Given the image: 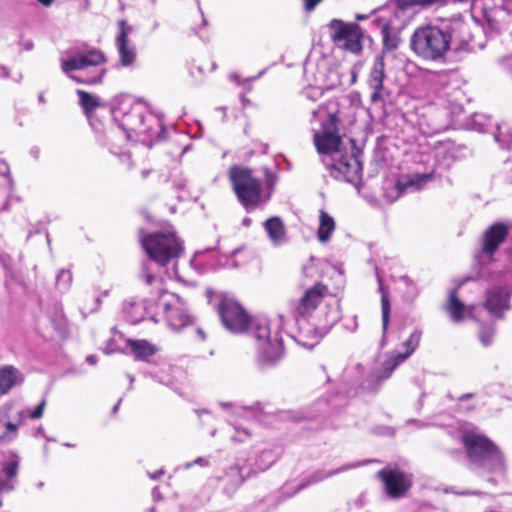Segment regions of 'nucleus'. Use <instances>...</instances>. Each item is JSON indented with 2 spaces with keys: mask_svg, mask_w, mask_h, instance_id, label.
<instances>
[{
  "mask_svg": "<svg viewBox=\"0 0 512 512\" xmlns=\"http://www.w3.org/2000/svg\"><path fill=\"white\" fill-rule=\"evenodd\" d=\"M331 37L334 43L351 53L358 54L362 50V30L355 24H347L339 19H333L329 23Z\"/></svg>",
  "mask_w": 512,
  "mask_h": 512,
  "instance_id": "nucleus-12",
  "label": "nucleus"
},
{
  "mask_svg": "<svg viewBox=\"0 0 512 512\" xmlns=\"http://www.w3.org/2000/svg\"><path fill=\"white\" fill-rule=\"evenodd\" d=\"M57 329H59L61 332H64L66 330V323L64 319H62L61 322H59Z\"/></svg>",
  "mask_w": 512,
  "mask_h": 512,
  "instance_id": "nucleus-58",
  "label": "nucleus"
},
{
  "mask_svg": "<svg viewBox=\"0 0 512 512\" xmlns=\"http://www.w3.org/2000/svg\"><path fill=\"white\" fill-rule=\"evenodd\" d=\"M446 311L450 314L453 322L463 320L467 307L457 296V289H453L449 293V299L446 304Z\"/></svg>",
  "mask_w": 512,
  "mask_h": 512,
  "instance_id": "nucleus-28",
  "label": "nucleus"
},
{
  "mask_svg": "<svg viewBox=\"0 0 512 512\" xmlns=\"http://www.w3.org/2000/svg\"><path fill=\"white\" fill-rule=\"evenodd\" d=\"M186 136L176 135L175 139H173V143H175V147L171 152V157L179 158L182 157L185 153H187L191 148L192 144L187 142Z\"/></svg>",
  "mask_w": 512,
  "mask_h": 512,
  "instance_id": "nucleus-39",
  "label": "nucleus"
},
{
  "mask_svg": "<svg viewBox=\"0 0 512 512\" xmlns=\"http://www.w3.org/2000/svg\"><path fill=\"white\" fill-rule=\"evenodd\" d=\"M264 229L274 246H281L287 242L286 229L282 219L278 216L268 218L263 223Z\"/></svg>",
  "mask_w": 512,
  "mask_h": 512,
  "instance_id": "nucleus-22",
  "label": "nucleus"
},
{
  "mask_svg": "<svg viewBox=\"0 0 512 512\" xmlns=\"http://www.w3.org/2000/svg\"><path fill=\"white\" fill-rule=\"evenodd\" d=\"M139 240L149 257L142 263L141 278L147 285H155L160 289L162 280L159 270L180 257L183 252L182 242L171 227L149 234L140 229Z\"/></svg>",
  "mask_w": 512,
  "mask_h": 512,
  "instance_id": "nucleus-3",
  "label": "nucleus"
},
{
  "mask_svg": "<svg viewBox=\"0 0 512 512\" xmlns=\"http://www.w3.org/2000/svg\"><path fill=\"white\" fill-rule=\"evenodd\" d=\"M381 189L383 198L387 203H393L403 195L399 176L386 177Z\"/></svg>",
  "mask_w": 512,
  "mask_h": 512,
  "instance_id": "nucleus-29",
  "label": "nucleus"
},
{
  "mask_svg": "<svg viewBox=\"0 0 512 512\" xmlns=\"http://www.w3.org/2000/svg\"><path fill=\"white\" fill-rule=\"evenodd\" d=\"M472 469L484 473H502L505 468L503 455L487 437L473 432L462 436Z\"/></svg>",
  "mask_w": 512,
  "mask_h": 512,
  "instance_id": "nucleus-7",
  "label": "nucleus"
},
{
  "mask_svg": "<svg viewBox=\"0 0 512 512\" xmlns=\"http://www.w3.org/2000/svg\"><path fill=\"white\" fill-rule=\"evenodd\" d=\"M23 382V375L13 366L0 368V396L8 393L15 385Z\"/></svg>",
  "mask_w": 512,
  "mask_h": 512,
  "instance_id": "nucleus-24",
  "label": "nucleus"
},
{
  "mask_svg": "<svg viewBox=\"0 0 512 512\" xmlns=\"http://www.w3.org/2000/svg\"><path fill=\"white\" fill-rule=\"evenodd\" d=\"M72 273L68 269H60L56 275V287L58 290L65 292L72 284Z\"/></svg>",
  "mask_w": 512,
  "mask_h": 512,
  "instance_id": "nucleus-40",
  "label": "nucleus"
},
{
  "mask_svg": "<svg viewBox=\"0 0 512 512\" xmlns=\"http://www.w3.org/2000/svg\"><path fill=\"white\" fill-rule=\"evenodd\" d=\"M402 194L418 192L435 178V171L399 175Z\"/></svg>",
  "mask_w": 512,
  "mask_h": 512,
  "instance_id": "nucleus-21",
  "label": "nucleus"
},
{
  "mask_svg": "<svg viewBox=\"0 0 512 512\" xmlns=\"http://www.w3.org/2000/svg\"><path fill=\"white\" fill-rule=\"evenodd\" d=\"M86 361H87L89 364L94 365V364H96V362H97V358H96V356H94V355H89V356H87V357H86Z\"/></svg>",
  "mask_w": 512,
  "mask_h": 512,
  "instance_id": "nucleus-56",
  "label": "nucleus"
},
{
  "mask_svg": "<svg viewBox=\"0 0 512 512\" xmlns=\"http://www.w3.org/2000/svg\"><path fill=\"white\" fill-rule=\"evenodd\" d=\"M385 79V63L382 55H378L373 62L368 76V86L372 90L371 101L377 102L383 98V89Z\"/></svg>",
  "mask_w": 512,
  "mask_h": 512,
  "instance_id": "nucleus-18",
  "label": "nucleus"
},
{
  "mask_svg": "<svg viewBox=\"0 0 512 512\" xmlns=\"http://www.w3.org/2000/svg\"><path fill=\"white\" fill-rule=\"evenodd\" d=\"M113 114L120 127L126 131L127 137L135 133L151 139L158 134L157 129L161 127L160 121L151 114L145 115L139 104L132 105L128 111L124 107H118L114 109Z\"/></svg>",
  "mask_w": 512,
  "mask_h": 512,
  "instance_id": "nucleus-9",
  "label": "nucleus"
},
{
  "mask_svg": "<svg viewBox=\"0 0 512 512\" xmlns=\"http://www.w3.org/2000/svg\"><path fill=\"white\" fill-rule=\"evenodd\" d=\"M120 403H121V399L118 400V402L114 405V407L112 408V413L115 414L117 413L118 409H119V406H120Z\"/></svg>",
  "mask_w": 512,
  "mask_h": 512,
  "instance_id": "nucleus-62",
  "label": "nucleus"
},
{
  "mask_svg": "<svg viewBox=\"0 0 512 512\" xmlns=\"http://www.w3.org/2000/svg\"><path fill=\"white\" fill-rule=\"evenodd\" d=\"M496 124L492 123L491 119L481 113H475L469 117L465 123L468 130L477 131L480 133H487L490 129L495 127Z\"/></svg>",
  "mask_w": 512,
  "mask_h": 512,
  "instance_id": "nucleus-31",
  "label": "nucleus"
},
{
  "mask_svg": "<svg viewBox=\"0 0 512 512\" xmlns=\"http://www.w3.org/2000/svg\"><path fill=\"white\" fill-rule=\"evenodd\" d=\"M151 173V170L150 169H147V168H144L141 170V177L143 179L147 178L148 175Z\"/></svg>",
  "mask_w": 512,
  "mask_h": 512,
  "instance_id": "nucleus-60",
  "label": "nucleus"
},
{
  "mask_svg": "<svg viewBox=\"0 0 512 512\" xmlns=\"http://www.w3.org/2000/svg\"><path fill=\"white\" fill-rule=\"evenodd\" d=\"M264 184L254 171L242 165H233L229 169V180L232 189L246 212L250 213L262 208L270 200L278 181L277 173L263 169Z\"/></svg>",
  "mask_w": 512,
  "mask_h": 512,
  "instance_id": "nucleus-4",
  "label": "nucleus"
},
{
  "mask_svg": "<svg viewBox=\"0 0 512 512\" xmlns=\"http://www.w3.org/2000/svg\"><path fill=\"white\" fill-rule=\"evenodd\" d=\"M286 416H289L290 419H292L293 421H301L303 418H305L304 416L300 415L299 413H292V412H286L285 415L283 417H286Z\"/></svg>",
  "mask_w": 512,
  "mask_h": 512,
  "instance_id": "nucleus-50",
  "label": "nucleus"
},
{
  "mask_svg": "<svg viewBox=\"0 0 512 512\" xmlns=\"http://www.w3.org/2000/svg\"><path fill=\"white\" fill-rule=\"evenodd\" d=\"M5 284L7 288L12 286H18L22 289H26L27 285L24 281L23 275L20 271L14 269H7L5 273Z\"/></svg>",
  "mask_w": 512,
  "mask_h": 512,
  "instance_id": "nucleus-38",
  "label": "nucleus"
},
{
  "mask_svg": "<svg viewBox=\"0 0 512 512\" xmlns=\"http://www.w3.org/2000/svg\"><path fill=\"white\" fill-rule=\"evenodd\" d=\"M157 305L162 307L168 326L175 331L193 323L185 302L174 294L161 291Z\"/></svg>",
  "mask_w": 512,
  "mask_h": 512,
  "instance_id": "nucleus-10",
  "label": "nucleus"
},
{
  "mask_svg": "<svg viewBox=\"0 0 512 512\" xmlns=\"http://www.w3.org/2000/svg\"><path fill=\"white\" fill-rule=\"evenodd\" d=\"M120 32L116 38V47L119 54L120 63L124 67L133 65L136 59V49L129 43L128 36L132 27L125 20L119 22Z\"/></svg>",
  "mask_w": 512,
  "mask_h": 512,
  "instance_id": "nucleus-17",
  "label": "nucleus"
},
{
  "mask_svg": "<svg viewBox=\"0 0 512 512\" xmlns=\"http://www.w3.org/2000/svg\"><path fill=\"white\" fill-rule=\"evenodd\" d=\"M361 465H363L362 462H355V463L343 465V466L339 467L338 469L331 470L329 472H325V473L322 471L316 472L315 474L312 475L311 482L317 483V482L322 481L330 476H333L335 474H338V473H341V472H344V471H347V470H350L353 468H357Z\"/></svg>",
  "mask_w": 512,
  "mask_h": 512,
  "instance_id": "nucleus-37",
  "label": "nucleus"
},
{
  "mask_svg": "<svg viewBox=\"0 0 512 512\" xmlns=\"http://www.w3.org/2000/svg\"><path fill=\"white\" fill-rule=\"evenodd\" d=\"M20 45L23 47L24 50L29 51L33 48L34 44L31 40H22L20 42Z\"/></svg>",
  "mask_w": 512,
  "mask_h": 512,
  "instance_id": "nucleus-52",
  "label": "nucleus"
},
{
  "mask_svg": "<svg viewBox=\"0 0 512 512\" xmlns=\"http://www.w3.org/2000/svg\"><path fill=\"white\" fill-rule=\"evenodd\" d=\"M20 458L14 452H8L1 464L5 480H0V493L9 492L14 489V479L18 474Z\"/></svg>",
  "mask_w": 512,
  "mask_h": 512,
  "instance_id": "nucleus-20",
  "label": "nucleus"
},
{
  "mask_svg": "<svg viewBox=\"0 0 512 512\" xmlns=\"http://www.w3.org/2000/svg\"><path fill=\"white\" fill-rule=\"evenodd\" d=\"M422 337L420 329H414L407 340L402 343L405 352H391L384 355V360L367 377L364 367L357 364L352 369L344 371V379L353 386H361L367 390H375L382 381L388 379L394 370L402 364L419 346Z\"/></svg>",
  "mask_w": 512,
  "mask_h": 512,
  "instance_id": "nucleus-6",
  "label": "nucleus"
},
{
  "mask_svg": "<svg viewBox=\"0 0 512 512\" xmlns=\"http://www.w3.org/2000/svg\"><path fill=\"white\" fill-rule=\"evenodd\" d=\"M226 476L232 482L233 487H238L244 481L242 471L239 467H231L227 470Z\"/></svg>",
  "mask_w": 512,
  "mask_h": 512,
  "instance_id": "nucleus-41",
  "label": "nucleus"
},
{
  "mask_svg": "<svg viewBox=\"0 0 512 512\" xmlns=\"http://www.w3.org/2000/svg\"><path fill=\"white\" fill-rule=\"evenodd\" d=\"M12 199H15L16 201H21V198L18 197V196H9L5 202L3 203V205L0 207V212L1 211H8L9 210V204H10V201Z\"/></svg>",
  "mask_w": 512,
  "mask_h": 512,
  "instance_id": "nucleus-49",
  "label": "nucleus"
},
{
  "mask_svg": "<svg viewBox=\"0 0 512 512\" xmlns=\"http://www.w3.org/2000/svg\"><path fill=\"white\" fill-rule=\"evenodd\" d=\"M217 311L223 326L233 332L246 330L256 340V361L261 369L274 367L283 357V339L279 331H271L265 319L252 320L243 306L234 298L222 296Z\"/></svg>",
  "mask_w": 512,
  "mask_h": 512,
  "instance_id": "nucleus-1",
  "label": "nucleus"
},
{
  "mask_svg": "<svg viewBox=\"0 0 512 512\" xmlns=\"http://www.w3.org/2000/svg\"><path fill=\"white\" fill-rule=\"evenodd\" d=\"M411 48L420 57L439 61L451 50V35L445 27L426 26L417 29L411 38Z\"/></svg>",
  "mask_w": 512,
  "mask_h": 512,
  "instance_id": "nucleus-8",
  "label": "nucleus"
},
{
  "mask_svg": "<svg viewBox=\"0 0 512 512\" xmlns=\"http://www.w3.org/2000/svg\"><path fill=\"white\" fill-rule=\"evenodd\" d=\"M379 291L381 293V313H382V339L381 346L383 347L387 341V331L390 321L391 302L389 299V291L382 284L380 277H378Z\"/></svg>",
  "mask_w": 512,
  "mask_h": 512,
  "instance_id": "nucleus-25",
  "label": "nucleus"
},
{
  "mask_svg": "<svg viewBox=\"0 0 512 512\" xmlns=\"http://www.w3.org/2000/svg\"><path fill=\"white\" fill-rule=\"evenodd\" d=\"M164 474V471L162 469L155 471L154 473H149V477L151 479H158Z\"/></svg>",
  "mask_w": 512,
  "mask_h": 512,
  "instance_id": "nucleus-54",
  "label": "nucleus"
},
{
  "mask_svg": "<svg viewBox=\"0 0 512 512\" xmlns=\"http://www.w3.org/2000/svg\"><path fill=\"white\" fill-rule=\"evenodd\" d=\"M30 156L33 157V158H38L40 157V150L39 148L37 147H33L31 150H30Z\"/></svg>",
  "mask_w": 512,
  "mask_h": 512,
  "instance_id": "nucleus-55",
  "label": "nucleus"
},
{
  "mask_svg": "<svg viewBox=\"0 0 512 512\" xmlns=\"http://www.w3.org/2000/svg\"><path fill=\"white\" fill-rule=\"evenodd\" d=\"M377 476L383 482L386 494L392 499L405 496L412 486V476L397 468L382 469Z\"/></svg>",
  "mask_w": 512,
  "mask_h": 512,
  "instance_id": "nucleus-14",
  "label": "nucleus"
},
{
  "mask_svg": "<svg viewBox=\"0 0 512 512\" xmlns=\"http://www.w3.org/2000/svg\"><path fill=\"white\" fill-rule=\"evenodd\" d=\"M193 465H199V466H202V467H206V466L209 465V461L205 457H197L194 461L185 463L184 464V468L185 469H189Z\"/></svg>",
  "mask_w": 512,
  "mask_h": 512,
  "instance_id": "nucleus-46",
  "label": "nucleus"
},
{
  "mask_svg": "<svg viewBox=\"0 0 512 512\" xmlns=\"http://www.w3.org/2000/svg\"><path fill=\"white\" fill-rule=\"evenodd\" d=\"M302 96L311 101H317L323 96V89L318 86H308L303 92Z\"/></svg>",
  "mask_w": 512,
  "mask_h": 512,
  "instance_id": "nucleus-42",
  "label": "nucleus"
},
{
  "mask_svg": "<svg viewBox=\"0 0 512 512\" xmlns=\"http://www.w3.org/2000/svg\"><path fill=\"white\" fill-rule=\"evenodd\" d=\"M76 93L79 96V104L86 114L93 112L101 105L100 99L93 94L80 89H77Z\"/></svg>",
  "mask_w": 512,
  "mask_h": 512,
  "instance_id": "nucleus-34",
  "label": "nucleus"
},
{
  "mask_svg": "<svg viewBox=\"0 0 512 512\" xmlns=\"http://www.w3.org/2000/svg\"><path fill=\"white\" fill-rule=\"evenodd\" d=\"M123 313L129 323L137 324L144 319L146 308L143 302L129 299L123 303Z\"/></svg>",
  "mask_w": 512,
  "mask_h": 512,
  "instance_id": "nucleus-26",
  "label": "nucleus"
},
{
  "mask_svg": "<svg viewBox=\"0 0 512 512\" xmlns=\"http://www.w3.org/2000/svg\"><path fill=\"white\" fill-rule=\"evenodd\" d=\"M437 151L436 160H439V157H442L443 160H459L469 156V149L466 146L453 141L440 143Z\"/></svg>",
  "mask_w": 512,
  "mask_h": 512,
  "instance_id": "nucleus-23",
  "label": "nucleus"
},
{
  "mask_svg": "<svg viewBox=\"0 0 512 512\" xmlns=\"http://www.w3.org/2000/svg\"><path fill=\"white\" fill-rule=\"evenodd\" d=\"M196 333H197L198 337H199L201 340H205L206 336H205L204 331H203L201 328H197V329H196Z\"/></svg>",
  "mask_w": 512,
  "mask_h": 512,
  "instance_id": "nucleus-59",
  "label": "nucleus"
},
{
  "mask_svg": "<svg viewBox=\"0 0 512 512\" xmlns=\"http://www.w3.org/2000/svg\"><path fill=\"white\" fill-rule=\"evenodd\" d=\"M242 224L246 227H248L251 224V219L246 217L243 219Z\"/></svg>",
  "mask_w": 512,
  "mask_h": 512,
  "instance_id": "nucleus-64",
  "label": "nucleus"
},
{
  "mask_svg": "<svg viewBox=\"0 0 512 512\" xmlns=\"http://www.w3.org/2000/svg\"><path fill=\"white\" fill-rule=\"evenodd\" d=\"M473 396L474 395L472 393H467V394H463L462 396H460L458 398L459 410H462V411H465V412H469V411L473 410L475 406L466 403V401L471 399V398H473Z\"/></svg>",
  "mask_w": 512,
  "mask_h": 512,
  "instance_id": "nucleus-45",
  "label": "nucleus"
},
{
  "mask_svg": "<svg viewBox=\"0 0 512 512\" xmlns=\"http://www.w3.org/2000/svg\"><path fill=\"white\" fill-rule=\"evenodd\" d=\"M508 235V229L504 224L495 223L483 234L482 245L475 255L476 262L480 265L479 275L484 277L488 270L485 266L492 261V257L499 245L503 243Z\"/></svg>",
  "mask_w": 512,
  "mask_h": 512,
  "instance_id": "nucleus-11",
  "label": "nucleus"
},
{
  "mask_svg": "<svg viewBox=\"0 0 512 512\" xmlns=\"http://www.w3.org/2000/svg\"><path fill=\"white\" fill-rule=\"evenodd\" d=\"M335 230L334 219L324 210L320 211L317 236L320 242H327Z\"/></svg>",
  "mask_w": 512,
  "mask_h": 512,
  "instance_id": "nucleus-32",
  "label": "nucleus"
},
{
  "mask_svg": "<svg viewBox=\"0 0 512 512\" xmlns=\"http://www.w3.org/2000/svg\"><path fill=\"white\" fill-rule=\"evenodd\" d=\"M399 284L403 285V295L406 301H414L419 291L416 284L408 276H401Z\"/></svg>",
  "mask_w": 512,
  "mask_h": 512,
  "instance_id": "nucleus-36",
  "label": "nucleus"
},
{
  "mask_svg": "<svg viewBox=\"0 0 512 512\" xmlns=\"http://www.w3.org/2000/svg\"><path fill=\"white\" fill-rule=\"evenodd\" d=\"M0 174L2 176H7L9 186H10V188H12L13 187V181H12L11 177L9 176V167L7 165V162H1Z\"/></svg>",
  "mask_w": 512,
  "mask_h": 512,
  "instance_id": "nucleus-47",
  "label": "nucleus"
},
{
  "mask_svg": "<svg viewBox=\"0 0 512 512\" xmlns=\"http://www.w3.org/2000/svg\"><path fill=\"white\" fill-rule=\"evenodd\" d=\"M186 183L184 180H181L179 181L178 183L175 184V186L178 188V189H183L185 187Z\"/></svg>",
  "mask_w": 512,
  "mask_h": 512,
  "instance_id": "nucleus-63",
  "label": "nucleus"
},
{
  "mask_svg": "<svg viewBox=\"0 0 512 512\" xmlns=\"http://www.w3.org/2000/svg\"><path fill=\"white\" fill-rule=\"evenodd\" d=\"M45 406H46V401L42 400L34 410H32V411L24 410L25 418H27V417H30L31 419L41 418L43 415Z\"/></svg>",
  "mask_w": 512,
  "mask_h": 512,
  "instance_id": "nucleus-43",
  "label": "nucleus"
},
{
  "mask_svg": "<svg viewBox=\"0 0 512 512\" xmlns=\"http://www.w3.org/2000/svg\"><path fill=\"white\" fill-rule=\"evenodd\" d=\"M324 113L323 109L322 108H319L317 110H313L312 111V115L314 118H317L318 115H322Z\"/></svg>",
  "mask_w": 512,
  "mask_h": 512,
  "instance_id": "nucleus-61",
  "label": "nucleus"
},
{
  "mask_svg": "<svg viewBox=\"0 0 512 512\" xmlns=\"http://www.w3.org/2000/svg\"><path fill=\"white\" fill-rule=\"evenodd\" d=\"M496 133L494 139L499 147L504 150H510L512 147V130L507 124H496Z\"/></svg>",
  "mask_w": 512,
  "mask_h": 512,
  "instance_id": "nucleus-33",
  "label": "nucleus"
},
{
  "mask_svg": "<svg viewBox=\"0 0 512 512\" xmlns=\"http://www.w3.org/2000/svg\"><path fill=\"white\" fill-rule=\"evenodd\" d=\"M127 343L134 354L135 359L139 361H148L149 358L157 351L156 347L150 344L147 340L128 339Z\"/></svg>",
  "mask_w": 512,
  "mask_h": 512,
  "instance_id": "nucleus-27",
  "label": "nucleus"
},
{
  "mask_svg": "<svg viewBox=\"0 0 512 512\" xmlns=\"http://www.w3.org/2000/svg\"><path fill=\"white\" fill-rule=\"evenodd\" d=\"M304 1V9L307 12L314 10V8L322 1V0H303Z\"/></svg>",
  "mask_w": 512,
  "mask_h": 512,
  "instance_id": "nucleus-48",
  "label": "nucleus"
},
{
  "mask_svg": "<svg viewBox=\"0 0 512 512\" xmlns=\"http://www.w3.org/2000/svg\"><path fill=\"white\" fill-rule=\"evenodd\" d=\"M59 63L62 73L78 84H99L106 74V57L97 48L68 49L61 53Z\"/></svg>",
  "mask_w": 512,
  "mask_h": 512,
  "instance_id": "nucleus-5",
  "label": "nucleus"
},
{
  "mask_svg": "<svg viewBox=\"0 0 512 512\" xmlns=\"http://www.w3.org/2000/svg\"><path fill=\"white\" fill-rule=\"evenodd\" d=\"M383 52H392L396 50L400 43L399 29L391 26L390 24H384L381 30Z\"/></svg>",
  "mask_w": 512,
  "mask_h": 512,
  "instance_id": "nucleus-30",
  "label": "nucleus"
},
{
  "mask_svg": "<svg viewBox=\"0 0 512 512\" xmlns=\"http://www.w3.org/2000/svg\"><path fill=\"white\" fill-rule=\"evenodd\" d=\"M9 70L6 66L0 65V78H8Z\"/></svg>",
  "mask_w": 512,
  "mask_h": 512,
  "instance_id": "nucleus-53",
  "label": "nucleus"
},
{
  "mask_svg": "<svg viewBox=\"0 0 512 512\" xmlns=\"http://www.w3.org/2000/svg\"><path fill=\"white\" fill-rule=\"evenodd\" d=\"M396 1V12L395 15L398 17L400 13H404L406 10L413 7H428L443 0H395Z\"/></svg>",
  "mask_w": 512,
  "mask_h": 512,
  "instance_id": "nucleus-35",
  "label": "nucleus"
},
{
  "mask_svg": "<svg viewBox=\"0 0 512 512\" xmlns=\"http://www.w3.org/2000/svg\"><path fill=\"white\" fill-rule=\"evenodd\" d=\"M328 119L322 123L319 131L314 133V144L319 154L330 155L340 148L341 137L338 134L339 118L336 112H327Z\"/></svg>",
  "mask_w": 512,
  "mask_h": 512,
  "instance_id": "nucleus-13",
  "label": "nucleus"
},
{
  "mask_svg": "<svg viewBox=\"0 0 512 512\" xmlns=\"http://www.w3.org/2000/svg\"><path fill=\"white\" fill-rule=\"evenodd\" d=\"M13 403L7 402L0 407V443L12 442L18 435V429L25 419V411H18L14 420L11 418Z\"/></svg>",
  "mask_w": 512,
  "mask_h": 512,
  "instance_id": "nucleus-16",
  "label": "nucleus"
},
{
  "mask_svg": "<svg viewBox=\"0 0 512 512\" xmlns=\"http://www.w3.org/2000/svg\"><path fill=\"white\" fill-rule=\"evenodd\" d=\"M326 170L335 180L347 182L360 191L362 162H326Z\"/></svg>",
  "mask_w": 512,
  "mask_h": 512,
  "instance_id": "nucleus-15",
  "label": "nucleus"
},
{
  "mask_svg": "<svg viewBox=\"0 0 512 512\" xmlns=\"http://www.w3.org/2000/svg\"><path fill=\"white\" fill-rule=\"evenodd\" d=\"M494 331L492 328H482L479 334L480 341L484 346H489L492 343Z\"/></svg>",
  "mask_w": 512,
  "mask_h": 512,
  "instance_id": "nucleus-44",
  "label": "nucleus"
},
{
  "mask_svg": "<svg viewBox=\"0 0 512 512\" xmlns=\"http://www.w3.org/2000/svg\"><path fill=\"white\" fill-rule=\"evenodd\" d=\"M40 4H42L45 7H49L53 4L55 0H37Z\"/></svg>",
  "mask_w": 512,
  "mask_h": 512,
  "instance_id": "nucleus-57",
  "label": "nucleus"
},
{
  "mask_svg": "<svg viewBox=\"0 0 512 512\" xmlns=\"http://www.w3.org/2000/svg\"><path fill=\"white\" fill-rule=\"evenodd\" d=\"M327 293V286L316 283L293 306L298 325L297 342L303 347L313 348L341 318L338 300L321 305Z\"/></svg>",
  "mask_w": 512,
  "mask_h": 512,
  "instance_id": "nucleus-2",
  "label": "nucleus"
},
{
  "mask_svg": "<svg viewBox=\"0 0 512 512\" xmlns=\"http://www.w3.org/2000/svg\"><path fill=\"white\" fill-rule=\"evenodd\" d=\"M445 492H451V493H456V494H459V495H472V494H480V492L478 491H469V490H466V491H462V492H456L454 491L452 488L451 489H446Z\"/></svg>",
  "mask_w": 512,
  "mask_h": 512,
  "instance_id": "nucleus-51",
  "label": "nucleus"
},
{
  "mask_svg": "<svg viewBox=\"0 0 512 512\" xmlns=\"http://www.w3.org/2000/svg\"><path fill=\"white\" fill-rule=\"evenodd\" d=\"M446 32L451 35V49L455 51H466L470 49L472 35L469 27L462 21H455L445 26Z\"/></svg>",
  "mask_w": 512,
  "mask_h": 512,
  "instance_id": "nucleus-19",
  "label": "nucleus"
}]
</instances>
